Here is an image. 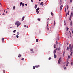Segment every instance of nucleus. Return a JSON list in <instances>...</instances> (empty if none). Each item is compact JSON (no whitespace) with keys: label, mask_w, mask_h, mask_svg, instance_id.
I'll use <instances>...</instances> for the list:
<instances>
[{"label":"nucleus","mask_w":73,"mask_h":73,"mask_svg":"<svg viewBox=\"0 0 73 73\" xmlns=\"http://www.w3.org/2000/svg\"><path fill=\"white\" fill-rule=\"evenodd\" d=\"M67 62H68V60H67Z\"/></svg>","instance_id":"680f3d73"},{"label":"nucleus","mask_w":73,"mask_h":73,"mask_svg":"<svg viewBox=\"0 0 73 73\" xmlns=\"http://www.w3.org/2000/svg\"><path fill=\"white\" fill-rule=\"evenodd\" d=\"M67 9H68L69 8V6H68V5H67Z\"/></svg>","instance_id":"4be33fe9"},{"label":"nucleus","mask_w":73,"mask_h":73,"mask_svg":"<svg viewBox=\"0 0 73 73\" xmlns=\"http://www.w3.org/2000/svg\"><path fill=\"white\" fill-rule=\"evenodd\" d=\"M58 50H60V47H59V48H58Z\"/></svg>","instance_id":"ea45409f"},{"label":"nucleus","mask_w":73,"mask_h":73,"mask_svg":"<svg viewBox=\"0 0 73 73\" xmlns=\"http://www.w3.org/2000/svg\"><path fill=\"white\" fill-rule=\"evenodd\" d=\"M71 15L73 16V11H72L71 12Z\"/></svg>","instance_id":"9b49d317"},{"label":"nucleus","mask_w":73,"mask_h":73,"mask_svg":"<svg viewBox=\"0 0 73 73\" xmlns=\"http://www.w3.org/2000/svg\"><path fill=\"white\" fill-rule=\"evenodd\" d=\"M7 9H9V8H8Z\"/></svg>","instance_id":"338daca9"},{"label":"nucleus","mask_w":73,"mask_h":73,"mask_svg":"<svg viewBox=\"0 0 73 73\" xmlns=\"http://www.w3.org/2000/svg\"><path fill=\"white\" fill-rule=\"evenodd\" d=\"M70 37H71V33H70Z\"/></svg>","instance_id":"a18cd8bd"},{"label":"nucleus","mask_w":73,"mask_h":73,"mask_svg":"<svg viewBox=\"0 0 73 73\" xmlns=\"http://www.w3.org/2000/svg\"><path fill=\"white\" fill-rule=\"evenodd\" d=\"M67 50H69V47H67Z\"/></svg>","instance_id":"8fccbe9b"},{"label":"nucleus","mask_w":73,"mask_h":73,"mask_svg":"<svg viewBox=\"0 0 73 73\" xmlns=\"http://www.w3.org/2000/svg\"><path fill=\"white\" fill-rule=\"evenodd\" d=\"M21 56V55L20 54H19L18 56V57H20Z\"/></svg>","instance_id":"6ab92c4d"},{"label":"nucleus","mask_w":73,"mask_h":73,"mask_svg":"<svg viewBox=\"0 0 73 73\" xmlns=\"http://www.w3.org/2000/svg\"><path fill=\"white\" fill-rule=\"evenodd\" d=\"M38 68V67H40V66L39 65H38V66H37Z\"/></svg>","instance_id":"3c124183"},{"label":"nucleus","mask_w":73,"mask_h":73,"mask_svg":"<svg viewBox=\"0 0 73 73\" xmlns=\"http://www.w3.org/2000/svg\"><path fill=\"white\" fill-rule=\"evenodd\" d=\"M22 7L24 6V3H22Z\"/></svg>","instance_id":"a878e982"},{"label":"nucleus","mask_w":73,"mask_h":73,"mask_svg":"<svg viewBox=\"0 0 73 73\" xmlns=\"http://www.w3.org/2000/svg\"><path fill=\"white\" fill-rule=\"evenodd\" d=\"M42 5V6L43 5V2H41L40 3V5Z\"/></svg>","instance_id":"f8f14e48"},{"label":"nucleus","mask_w":73,"mask_h":73,"mask_svg":"<svg viewBox=\"0 0 73 73\" xmlns=\"http://www.w3.org/2000/svg\"><path fill=\"white\" fill-rule=\"evenodd\" d=\"M72 53H73V49L72 50V51L71 52V53L70 54V56H72Z\"/></svg>","instance_id":"39448f33"},{"label":"nucleus","mask_w":73,"mask_h":73,"mask_svg":"<svg viewBox=\"0 0 73 73\" xmlns=\"http://www.w3.org/2000/svg\"><path fill=\"white\" fill-rule=\"evenodd\" d=\"M5 15V14H4V13L3 14V15Z\"/></svg>","instance_id":"13d9d810"},{"label":"nucleus","mask_w":73,"mask_h":73,"mask_svg":"<svg viewBox=\"0 0 73 73\" xmlns=\"http://www.w3.org/2000/svg\"><path fill=\"white\" fill-rule=\"evenodd\" d=\"M54 49H56V44H54Z\"/></svg>","instance_id":"5701e85b"},{"label":"nucleus","mask_w":73,"mask_h":73,"mask_svg":"<svg viewBox=\"0 0 73 73\" xmlns=\"http://www.w3.org/2000/svg\"><path fill=\"white\" fill-rule=\"evenodd\" d=\"M51 14L52 16H53V13H52V12H51Z\"/></svg>","instance_id":"f3484780"},{"label":"nucleus","mask_w":73,"mask_h":73,"mask_svg":"<svg viewBox=\"0 0 73 73\" xmlns=\"http://www.w3.org/2000/svg\"><path fill=\"white\" fill-rule=\"evenodd\" d=\"M31 2L32 3H33V0H31Z\"/></svg>","instance_id":"864d4df0"},{"label":"nucleus","mask_w":73,"mask_h":73,"mask_svg":"<svg viewBox=\"0 0 73 73\" xmlns=\"http://www.w3.org/2000/svg\"><path fill=\"white\" fill-rule=\"evenodd\" d=\"M13 9L14 10V9H15V6H13Z\"/></svg>","instance_id":"cd10ccee"},{"label":"nucleus","mask_w":73,"mask_h":73,"mask_svg":"<svg viewBox=\"0 0 73 73\" xmlns=\"http://www.w3.org/2000/svg\"><path fill=\"white\" fill-rule=\"evenodd\" d=\"M68 64H69V62H68L67 63L66 66H68Z\"/></svg>","instance_id":"4468645a"},{"label":"nucleus","mask_w":73,"mask_h":73,"mask_svg":"<svg viewBox=\"0 0 73 73\" xmlns=\"http://www.w3.org/2000/svg\"><path fill=\"white\" fill-rule=\"evenodd\" d=\"M56 54H54V58H56Z\"/></svg>","instance_id":"dca6fc26"},{"label":"nucleus","mask_w":73,"mask_h":73,"mask_svg":"<svg viewBox=\"0 0 73 73\" xmlns=\"http://www.w3.org/2000/svg\"><path fill=\"white\" fill-rule=\"evenodd\" d=\"M24 18H25V17L24 16L22 18V21H23V20H24Z\"/></svg>","instance_id":"9d476101"},{"label":"nucleus","mask_w":73,"mask_h":73,"mask_svg":"<svg viewBox=\"0 0 73 73\" xmlns=\"http://www.w3.org/2000/svg\"><path fill=\"white\" fill-rule=\"evenodd\" d=\"M36 42H38V39H36Z\"/></svg>","instance_id":"aec40b11"},{"label":"nucleus","mask_w":73,"mask_h":73,"mask_svg":"<svg viewBox=\"0 0 73 73\" xmlns=\"http://www.w3.org/2000/svg\"><path fill=\"white\" fill-rule=\"evenodd\" d=\"M22 5V2H21L20 4V6H21V5Z\"/></svg>","instance_id":"473e14b6"},{"label":"nucleus","mask_w":73,"mask_h":73,"mask_svg":"<svg viewBox=\"0 0 73 73\" xmlns=\"http://www.w3.org/2000/svg\"><path fill=\"white\" fill-rule=\"evenodd\" d=\"M61 62V58H60L59 60L58 61V64H60Z\"/></svg>","instance_id":"7ed1b4c3"},{"label":"nucleus","mask_w":73,"mask_h":73,"mask_svg":"<svg viewBox=\"0 0 73 73\" xmlns=\"http://www.w3.org/2000/svg\"><path fill=\"white\" fill-rule=\"evenodd\" d=\"M13 33H15L16 32V30H14L13 31Z\"/></svg>","instance_id":"393cba45"},{"label":"nucleus","mask_w":73,"mask_h":73,"mask_svg":"<svg viewBox=\"0 0 73 73\" xmlns=\"http://www.w3.org/2000/svg\"><path fill=\"white\" fill-rule=\"evenodd\" d=\"M72 19V15H70L69 18L70 20H71V19Z\"/></svg>","instance_id":"0eeeda50"},{"label":"nucleus","mask_w":73,"mask_h":73,"mask_svg":"<svg viewBox=\"0 0 73 73\" xmlns=\"http://www.w3.org/2000/svg\"><path fill=\"white\" fill-rule=\"evenodd\" d=\"M56 52V50H54V53L55 54Z\"/></svg>","instance_id":"1a4fd4ad"},{"label":"nucleus","mask_w":73,"mask_h":73,"mask_svg":"<svg viewBox=\"0 0 73 73\" xmlns=\"http://www.w3.org/2000/svg\"><path fill=\"white\" fill-rule=\"evenodd\" d=\"M35 68H36V67L35 66H33V69H35Z\"/></svg>","instance_id":"412c9836"},{"label":"nucleus","mask_w":73,"mask_h":73,"mask_svg":"<svg viewBox=\"0 0 73 73\" xmlns=\"http://www.w3.org/2000/svg\"><path fill=\"white\" fill-rule=\"evenodd\" d=\"M59 39H58V38H56V41H57V40H58Z\"/></svg>","instance_id":"4c0bfd02"},{"label":"nucleus","mask_w":73,"mask_h":73,"mask_svg":"<svg viewBox=\"0 0 73 73\" xmlns=\"http://www.w3.org/2000/svg\"><path fill=\"white\" fill-rule=\"evenodd\" d=\"M72 1H73V0H70V3H72Z\"/></svg>","instance_id":"c03bdc74"},{"label":"nucleus","mask_w":73,"mask_h":73,"mask_svg":"<svg viewBox=\"0 0 73 73\" xmlns=\"http://www.w3.org/2000/svg\"><path fill=\"white\" fill-rule=\"evenodd\" d=\"M17 34L18 35H19L20 34V33H19V32H17Z\"/></svg>","instance_id":"c85d7f7f"},{"label":"nucleus","mask_w":73,"mask_h":73,"mask_svg":"<svg viewBox=\"0 0 73 73\" xmlns=\"http://www.w3.org/2000/svg\"><path fill=\"white\" fill-rule=\"evenodd\" d=\"M24 27H27V26H26V25H25L24 26Z\"/></svg>","instance_id":"6e6d98bb"},{"label":"nucleus","mask_w":73,"mask_h":73,"mask_svg":"<svg viewBox=\"0 0 73 73\" xmlns=\"http://www.w3.org/2000/svg\"><path fill=\"white\" fill-rule=\"evenodd\" d=\"M63 7V5H62L60 7V10L61 11L62 10V7Z\"/></svg>","instance_id":"20e7f679"},{"label":"nucleus","mask_w":73,"mask_h":73,"mask_svg":"<svg viewBox=\"0 0 73 73\" xmlns=\"http://www.w3.org/2000/svg\"><path fill=\"white\" fill-rule=\"evenodd\" d=\"M13 35H15V34H14Z\"/></svg>","instance_id":"69168bd1"},{"label":"nucleus","mask_w":73,"mask_h":73,"mask_svg":"<svg viewBox=\"0 0 73 73\" xmlns=\"http://www.w3.org/2000/svg\"><path fill=\"white\" fill-rule=\"evenodd\" d=\"M72 33H73V30L72 31Z\"/></svg>","instance_id":"774afa93"},{"label":"nucleus","mask_w":73,"mask_h":73,"mask_svg":"<svg viewBox=\"0 0 73 73\" xmlns=\"http://www.w3.org/2000/svg\"><path fill=\"white\" fill-rule=\"evenodd\" d=\"M70 25L71 26H72L73 25V23H72V21H71L70 23Z\"/></svg>","instance_id":"423d86ee"},{"label":"nucleus","mask_w":73,"mask_h":73,"mask_svg":"<svg viewBox=\"0 0 73 73\" xmlns=\"http://www.w3.org/2000/svg\"><path fill=\"white\" fill-rule=\"evenodd\" d=\"M31 53H35V52L32 51L31 52Z\"/></svg>","instance_id":"09e8293b"},{"label":"nucleus","mask_w":73,"mask_h":73,"mask_svg":"<svg viewBox=\"0 0 73 73\" xmlns=\"http://www.w3.org/2000/svg\"><path fill=\"white\" fill-rule=\"evenodd\" d=\"M21 60H22V61H23V60H24V58H23L21 59Z\"/></svg>","instance_id":"72a5a7b5"},{"label":"nucleus","mask_w":73,"mask_h":73,"mask_svg":"<svg viewBox=\"0 0 73 73\" xmlns=\"http://www.w3.org/2000/svg\"><path fill=\"white\" fill-rule=\"evenodd\" d=\"M38 21H40V19L39 18L38 19Z\"/></svg>","instance_id":"58836bf2"},{"label":"nucleus","mask_w":73,"mask_h":73,"mask_svg":"<svg viewBox=\"0 0 73 73\" xmlns=\"http://www.w3.org/2000/svg\"><path fill=\"white\" fill-rule=\"evenodd\" d=\"M36 13H37V14H38V13H39V11H36Z\"/></svg>","instance_id":"a211bd4d"},{"label":"nucleus","mask_w":73,"mask_h":73,"mask_svg":"<svg viewBox=\"0 0 73 73\" xmlns=\"http://www.w3.org/2000/svg\"><path fill=\"white\" fill-rule=\"evenodd\" d=\"M64 70L66 69V67H64Z\"/></svg>","instance_id":"a19ab883"},{"label":"nucleus","mask_w":73,"mask_h":73,"mask_svg":"<svg viewBox=\"0 0 73 73\" xmlns=\"http://www.w3.org/2000/svg\"><path fill=\"white\" fill-rule=\"evenodd\" d=\"M69 11H68V12L67 13V15H69Z\"/></svg>","instance_id":"bb28decb"},{"label":"nucleus","mask_w":73,"mask_h":73,"mask_svg":"<svg viewBox=\"0 0 73 73\" xmlns=\"http://www.w3.org/2000/svg\"><path fill=\"white\" fill-rule=\"evenodd\" d=\"M69 48L70 49V52L72 51V49L73 48V45H72L71 44L69 45Z\"/></svg>","instance_id":"f257e3e1"},{"label":"nucleus","mask_w":73,"mask_h":73,"mask_svg":"<svg viewBox=\"0 0 73 73\" xmlns=\"http://www.w3.org/2000/svg\"><path fill=\"white\" fill-rule=\"evenodd\" d=\"M35 68H38V67L37 66H35Z\"/></svg>","instance_id":"c9c22d12"},{"label":"nucleus","mask_w":73,"mask_h":73,"mask_svg":"<svg viewBox=\"0 0 73 73\" xmlns=\"http://www.w3.org/2000/svg\"><path fill=\"white\" fill-rule=\"evenodd\" d=\"M25 5H26V6H28L27 4H25Z\"/></svg>","instance_id":"5fc2aeb1"},{"label":"nucleus","mask_w":73,"mask_h":73,"mask_svg":"<svg viewBox=\"0 0 73 73\" xmlns=\"http://www.w3.org/2000/svg\"><path fill=\"white\" fill-rule=\"evenodd\" d=\"M40 9V8H38L36 9V11H38V10Z\"/></svg>","instance_id":"2eb2a0df"},{"label":"nucleus","mask_w":73,"mask_h":73,"mask_svg":"<svg viewBox=\"0 0 73 73\" xmlns=\"http://www.w3.org/2000/svg\"><path fill=\"white\" fill-rule=\"evenodd\" d=\"M8 13V12H7V11L6 12V13Z\"/></svg>","instance_id":"bf43d9fd"},{"label":"nucleus","mask_w":73,"mask_h":73,"mask_svg":"<svg viewBox=\"0 0 73 73\" xmlns=\"http://www.w3.org/2000/svg\"><path fill=\"white\" fill-rule=\"evenodd\" d=\"M56 44L57 45V44H58V42H57V41H56Z\"/></svg>","instance_id":"e433bc0d"},{"label":"nucleus","mask_w":73,"mask_h":73,"mask_svg":"<svg viewBox=\"0 0 73 73\" xmlns=\"http://www.w3.org/2000/svg\"><path fill=\"white\" fill-rule=\"evenodd\" d=\"M4 38H2V41L3 42V41H4Z\"/></svg>","instance_id":"ddd939ff"},{"label":"nucleus","mask_w":73,"mask_h":73,"mask_svg":"<svg viewBox=\"0 0 73 73\" xmlns=\"http://www.w3.org/2000/svg\"><path fill=\"white\" fill-rule=\"evenodd\" d=\"M37 5L36 4L35 5V9H36V8H37Z\"/></svg>","instance_id":"6e6552de"},{"label":"nucleus","mask_w":73,"mask_h":73,"mask_svg":"<svg viewBox=\"0 0 73 73\" xmlns=\"http://www.w3.org/2000/svg\"><path fill=\"white\" fill-rule=\"evenodd\" d=\"M52 59V58L50 57L48 58L49 60H51Z\"/></svg>","instance_id":"c756f323"},{"label":"nucleus","mask_w":73,"mask_h":73,"mask_svg":"<svg viewBox=\"0 0 73 73\" xmlns=\"http://www.w3.org/2000/svg\"><path fill=\"white\" fill-rule=\"evenodd\" d=\"M65 66V65H64V66Z\"/></svg>","instance_id":"0e129e2a"},{"label":"nucleus","mask_w":73,"mask_h":73,"mask_svg":"<svg viewBox=\"0 0 73 73\" xmlns=\"http://www.w3.org/2000/svg\"><path fill=\"white\" fill-rule=\"evenodd\" d=\"M47 31L49 30V28H48V27H47Z\"/></svg>","instance_id":"b1692460"},{"label":"nucleus","mask_w":73,"mask_h":73,"mask_svg":"<svg viewBox=\"0 0 73 73\" xmlns=\"http://www.w3.org/2000/svg\"><path fill=\"white\" fill-rule=\"evenodd\" d=\"M16 37L17 38H18L19 37V36L18 35H17Z\"/></svg>","instance_id":"49530a36"},{"label":"nucleus","mask_w":73,"mask_h":73,"mask_svg":"<svg viewBox=\"0 0 73 73\" xmlns=\"http://www.w3.org/2000/svg\"><path fill=\"white\" fill-rule=\"evenodd\" d=\"M30 50L31 51H33V49H30Z\"/></svg>","instance_id":"f704fd0d"},{"label":"nucleus","mask_w":73,"mask_h":73,"mask_svg":"<svg viewBox=\"0 0 73 73\" xmlns=\"http://www.w3.org/2000/svg\"><path fill=\"white\" fill-rule=\"evenodd\" d=\"M71 65H73V64H72V63H71Z\"/></svg>","instance_id":"e2e57ef3"},{"label":"nucleus","mask_w":73,"mask_h":73,"mask_svg":"<svg viewBox=\"0 0 73 73\" xmlns=\"http://www.w3.org/2000/svg\"><path fill=\"white\" fill-rule=\"evenodd\" d=\"M68 58H69V59L70 58V56H68Z\"/></svg>","instance_id":"de8ad7c7"},{"label":"nucleus","mask_w":73,"mask_h":73,"mask_svg":"<svg viewBox=\"0 0 73 73\" xmlns=\"http://www.w3.org/2000/svg\"><path fill=\"white\" fill-rule=\"evenodd\" d=\"M68 28L67 27V31H68Z\"/></svg>","instance_id":"603ef678"},{"label":"nucleus","mask_w":73,"mask_h":73,"mask_svg":"<svg viewBox=\"0 0 73 73\" xmlns=\"http://www.w3.org/2000/svg\"><path fill=\"white\" fill-rule=\"evenodd\" d=\"M54 25H56V22H55V21H54Z\"/></svg>","instance_id":"7c9ffc66"},{"label":"nucleus","mask_w":73,"mask_h":73,"mask_svg":"<svg viewBox=\"0 0 73 73\" xmlns=\"http://www.w3.org/2000/svg\"><path fill=\"white\" fill-rule=\"evenodd\" d=\"M47 23H48V24L47 25V27H48L49 23H48V22Z\"/></svg>","instance_id":"37998d69"},{"label":"nucleus","mask_w":73,"mask_h":73,"mask_svg":"<svg viewBox=\"0 0 73 73\" xmlns=\"http://www.w3.org/2000/svg\"><path fill=\"white\" fill-rule=\"evenodd\" d=\"M67 44L68 45H69V43H67Z\"/></svg>","instance_id":"4d7b16f0"},{"label":"nucleus","mask_w":73,"mask_h":73,"mask_svg":"<svg viewBox=\"0 0 73 73\" xmlns=\"http://www.w3.org/2000/svg\"><path fill=\"white\" fill-rule=\"evenodd\" d=\"M3 73H5V70H3Z\"/></svg>","instance_id":"2f4dec72"},{"label":"nucleus","mask_w":73,"mask_h":73,"mask_svg":"<svg viewBox=\"0 0 73 73\" xmlns=\"http://www.w3.org/2000/svg\"><path fill=\"white\" fill-rule=\"evenodd\" d=\"M65 12H66V8L65 9Z\"/></svg>","instance_id":"79ce46f5"},{"label":"nucleus","mask_w":73,"mask_h":73,"mask_svg":"<svg viewBox=\"0 0 73 73\" xmlns=\"http://www.w3.org/2000/svg\"><path fill=\"white\" fill-rule=\"evenodd\" d=\"M49 19V18H48L47 19V20H48Z\"/></svg>","instance_id":"052dcab7"},{"label":"nucleus","mask_w":73,"mask_h":73,"mask_svg":"<svg viewBox=\"0 0 73 73\" xmlns=\"http://www.w3.org/2000/svg\"><path fill=\"white\" fill-rule=\"evenodd\" d=\"M21 24V23H20V22L19 21H17V22H16L15 23V25H17V27H18L19 26V25H20Z\"/></svg>","instance_id":"f03ea898"}]
</instances>
